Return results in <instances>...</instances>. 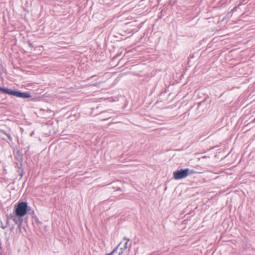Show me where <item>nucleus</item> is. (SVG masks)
Masks as SVG:
<instances>
[{
	"mask_svg": "<svg viewBox=\"0 0 255 255\" xmlns=\"http://www.w3.org/2000/svg\"><path fill=\"white\" fill-rule=\"evenodd\" d=\"M13 210L16 216L14 220L17 222H19V220H21L22 224L23 221V217L26 214H34V210L30 206L28 205V203L26 201L18 202L15 205Z\"/></svg>",
	"mask_w": 255,
	"mask_h": 255,
	"instance_id": "f257e3e1",
	"label": "nucleus"
},
{
	"mask_svg": "<svg viewBox=\"0 0 255 255\" xmlns=\"http://www.w3.org/2000/svg\"><path fill=\"white\" fill-rule=\"evenodd\" d=\"M189 168L180 169L173 172V177L175 180H179L186 177L189 174Z\"/></svg>",
	"mask_w": 255,
	"mask_h": 255,
	"instance_id": "f03ea898",
	"label": "nucleus"
},
{
	"mask_svg": "<svg viewBox=\"0 0 255 255\" xmlns=\"http://www.w3.org/2000/svg\"><path fill=\"white\" fill-rule=\"evenodd\" d=\"M13 96L21 98L23 99H27L31 97L30 94L28 92H22L19 90H14Z\"/></svg>",
	"mask_w": 255,
	"mask_h": 255,
	"instance_id": "7ed1b4c3",
	"label": "nucleus"
},
{
	"mask_svg": "<svg viewBox=\"0 0 255 255\" xmlns=\"http://www.w3.org/2000/svg\"><path fill=\"white\" fill-rule=\"evenodd\" d=\"M14 158L16 160V162H23V154L20 151V150H18L16 151L14 154Z\"/></svg>",
	"mask_w": 255,
	"mask_h": 255,
	"instance_id": "20e7f679",
	"label": "nucleus"
},
{
	"mask_svg": "<svg viewBox=\"0 0 255 255\" xmlns=\"http://www.w3.org/2000/svg\"><path fill=\"white\" fill-rule=\"evenodd\" d=\"M15 218H16V216H15V213L14 212V211L12 213L10 214L9 215L7 216V220L12 219L13 220V221L14 222V223L16 225H17L18 227L19 228H20L21 227V225H22L21 221L19 220V222H17L15 220H14Z\"/></svg>",
	"mask_w": 255,
	"mask_h": 255,
	"instance_id": "39448f33",
	"label": "nucleus"
},
{
	"mask_svg": "<svg viewBox=\"0 0 255 255\" xmlns=\"http://www.w3.org/2000/svg\"><path fill=\"white\" fill-rule=\"evenodd\" d=\"M123 240L126 241V242L124 244V246L123 247V248H121V251H124V253L128 248V249H129L130 248L131 244V243H130L129 245L128 244V242L130 241L129 239H128L126 237H125L124 238Z\"/></svg>",
	"mask_w": 255,
	"mask_h": 255,
	"instance_id": "423d86ee",
	"label": "nucleus"
},
{
	"mask_svg": "<svg viewBox=\"0 0 255 255\" xmlns=\"http://www.w3.org/2000/svg\"><path fill=\"white\" fill-rule=\"evenodd\" d=\"M14 90L0 87V91L9 95L13 96Z\"/></svg>",
	"mask_w": 255,
	"mask_h": 255,
	"instance_id": "0eeeda50",
	"label": "nucleus"
},
{
	"mask_svg": "<svg viewBox=\"0 0 255 255\" xmlns=\"http://www.w3.org/2000/svg\"><path fill=\"white\" fill-rule=\"evenodd\" d=\"M30 215L31 216L32 218L33 219L35 223L36 224L41 225L42 224V222L39 220L38 218L37 217L35 214L34 215Z\"/></svg>",
	"mask_w": 255,
	"mask_h": 255,
	"instance_id": "6e6552de",
	"label": "nucleus"
},
{
	"mask_svg": "<svg viewBox=\"0 0 255 255\" xmlns=\"http://www.w3.org/2000/svg\"><path fill=\"white\" fill-rule=\"evenodd\" d=\"M15 163H16V166L18 169H21V170H23V169H22L23 162H15Z\"/></svg>",
	"mask_w": 255,
	"mask_h": 255,
	"instance_id": "1a4fd4ad",
	"label": "nucleus"
},
{
	"mask_svg": "<svg viewBox=\"0 0 255 255\" xmlns=\"http://www.w3.org/2000/svg\"><path fill=\"white\" fill-rule=\"evenodd\" d=\"M5 135H6L7 138L10 141H12V137L11 136H10V135L8 133H5Z\"/></svg>",
	"mask_w": 255,
	"mask_h": 255,
	"instance_id": "9d476101",
	"label": "nucleus"
},
{
	"mask_svg": "<svg viewBox=\"0 0 255 255\" xmlns=\"http://www.w3.org/2000/svg\"><path fill=\"white\" fill-rule=\"evenodd\" d=\"M195 173L194 171L193 170H190L189 171V174H192L193 173Z\"/></svg>",
	"mask_w": 255,
	"mask_h": 255,
	"instance_id": "9b49d317",
	"label": "nucleus"
},
{
	"mask_svg": "<svg viewBox=\"0 0 255 255\" xmlns=\"http://www.w3.org/2000/svg\"><path fill=\"white\" fill-rule=\"evenodd\" d=\"M124 254V251H120L119 253V255H123Z\"/></svg>",
	"mask_w": 255,
	"mask_h": 255,
	"instance_id": "f8f14e48",
	"label": "nucleus"
},
{
	"mask_svg": "<svg viewBox=\"0 0 255 255\" xmlns=\"http://www.w3.org/2000/svg\"><path fill=\"white\" fill-rule=\"evenodd\" d=\"M20 175L21 177L23 176V170H21V172L20 173Z\"/></svg>",
	"mask_w": 255,
	"mask_h": 255,
	"instance_id": "ddd939ff",
	"label": "nucleus"
},
{
	"mask_svg": "<svg viewBox=\"0 0 255 255\" xmlns=\"http://www.w3.org/2000/svg\"><path fill=\"white\" fill-rule=\"evenodd\" d=\"M28 44H29V45L30 46H32V44H31V43H30L28 42Z\"/></svg>",
	"mask_w": 255,
	"mask_h": 255,
	"instance_id": "4468645a",
	"label": "nucleus"
},
{
	"mask_svg": "<svg viewBox=\"0 0 255 255\" xmlns=\"http://www.w3.org/2000/svg\"><path fill=\"white\" fill-rule=\"evenodd\" d=\"M94 77H95V75L91 76V77H90V78H93Z\"/></svg>",
	"mask_w": 255,
	"mask_h": 255,
	"instance_id": "2eb2a0df",
	"label": "nucleus"
},
{
	"mask_svg": "<svg viewBox=\"0 0 255 255\" xmlns=\"http://www.w3.org/2000/svg\"><path fill=\"white\" fill-rule=\"evenodd\" d=\"M206 156H204L202 157V158H206Z\"/></svg>",
	"mask_w": 255,
	"mask_h": 255,
	"instance_id": "dca6fc26",
	"label": "nucleus"
}]
</instances>
